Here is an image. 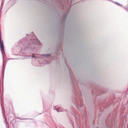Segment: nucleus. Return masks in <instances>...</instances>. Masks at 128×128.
Here are the masks:
<instances>
[{
	"mask_svg": "<svg viewBox=\"0 0 128 128\" xmlns=\"http://www.w3.org/2000/svg\"><path fill=\"white\" fill-rule=\"evenodd\" d=\"M18 45L21 48L19 54L22 53L23 56L22 59L34 58L36 59V57L40 58L44 57L47 58L52 60L57 59L56 56H53L52 54H34L32 52H34V49L37 50L36 46L41 45L40 42L35 36L33 32H30L29 34H27L25 37L21 39L18 42Z\"/></svg>",
	"mask_w": 128,
	"mask_h": 128,
	"instance_id": "f257e3e1",
	"label": "nucleus"
},
{
	"mask_svg": "<svg viewBox=\"0 0 128 128\" xmlns=\"http://www.w3.org/2000/svg\"><path fill=\"white\" fill-rule=\"evenodd\" d=\"M73 88L72 90L73 92L76 96V98L74 102L75 106L79 110H80V108L82 106V94L81 93L80 89L78 88H76L73 84L72 85Z\"/></svg>",
	"mask_w": 128,
	"mask_h": 128,
	"instance_id": "f03ea898",
	"label": "nucleus"
},
{
	"mask_svg": "<svg viewBox=\"0 0 128 128\" xmlns=\"http://www.w3.org/2000/svg\"><path fill=\"white\" fill-rule=\"evenodd\" d=\"M0 46L1 50L2 55L3 58V62H4V56L3 54V52L5 56V53L4 51V44H3V40H1V35H0Z\"/></svg>",
	"mask_w": 128,
	"mask_h": 128,
	"instance_id": "7ed1b4c3",
	"label": "nucleus"
},
{
	"mask_svg": "<svg viewBox=\"0 0 128 128\" xmlns=\"http://www.w3.org/2000/svg\"><path fill=\"white\" fill-rule=\"evenodd\" d=\"M2 112L3 113L2 116L4 119V122L7 128H9V125L8 124V122L7 121V119L5 118V113L3 111V109L2 108Z\"/></svg>",
	"mask_w": 128,
	"mask_h": 128,
	"instance_id": "20e7f679",
	"label": "nucleus"
},
{
	"mask_svg": "<svg viewBox=\"0 0 128 128\" xmlns=\"http://www.w3.org/2000/svg\"><path fill=\"white\" fill-rule=\"evenodd\" d=\"M55 54L57 56L61 55V56H62L63 55V51L62 50H58V51L57 53L56 52Z\"/></svg>",
	"mask_w": 128,
	"mask_h": 128,
	"instance_id": "39448f33",
	"label": "nucleus"
},
{
	"mask_svg": "<svg viewBox=\"0 0 128 128\" xmlns=\"http://www.w3.org/2000/svg\"><path fill=\"white\" fill-rule=\"evenodd\" d=\"M114 3L120 6H122V5L121 4L117 2H114Z\"/></svg>",
	"mask_w": 128,
	"mask_h": 128,
	"instance_id": "423d86ee",
	"label": "nucleus"
},
{
	"mask_svg": "<svg viewBox=\"0 0 128 128\" xmlns=\"http://www.w3.org/2000/svg\"><path fill=\"white\" fill-rule=\"evenodd\" d=\"M67 14H64V17H63V19L64 20H66V16H67Z\"/></svg>",
	"mask_w": 128,
	"mask_h": 128,
	"instance_id": "0eeeda50",
	"label": "nucleus"
},
{
	"mask_svg": "<svg viewBox=\"0 0 128 128\" xmlns=\"http://www.w3.org/2000/svg\"><path fill=\"white\" fill-rule=\"evenodd\" d=\"M4 64H3L2 69V73H3V74L4 73V69H5V68L4 67Z\"/></svg>",
	"mask_w": 128,
	"mask_h": 128,
	"instance_id": "6e6552de",
	"label": "nucleus"
},
{
	"mask_svg": "<svg viewBox=\"0 0 128 128\" xmlns=\"http://www.w3.org/2000/svg\"><path fill=\"white\" fill-rule=\"evenodd\" d=\"M46 64H49L50 63V61H48V60H46Z\"/></svg>",
	"mask_w": 128,
	"mask_h": 128,
	"instance_id": "1a4fd4ad",
	"label": "nucleus"
},
{
	"mask_svg": "<svg viewBox=\"0 0 128 128\" xmlns=\"http://www.w3.org/2000/svg\"><path fill=\"white\" fill-rule=\"evenodd\" d=\"M99 91L100 92L101 91V92H102V93H103V92H102V90H99Z\"/></svg>",
	"mask_w": 128,
	"mask_h": 128,
	"instance_id": "9d476101",
	"label": "nucleus"
},
{
	"mask_svg": "<svg viewBox=\"0 0 128 128\" xmlns=\"http://www.w3.org/2000/svg\"><path fill=\"white\" fill-rule=\"evenodd\" d=\"M94 94V91H93V92H92V94Z\"/></svg>",
	"mask_w": 128,
	"mask_h": 128,
	"instance_id": "9b49d317",
	"label": "nucleus"
},
{
	"mask_svg": "<svg viewBox=\"0 0 128 128\" xmlns=\"http://www.w3.org/2000/svg\"><path fill=\"white\" fill-rule=\"evenodd\" d=\"M56 110H57V111L58 112H59V111L57 109H56Z\"/></svg>",
	"mask_w": 128,
	"mask_h": 128,
	"instance_id": "f8f14e48",
	"label": "nucleus"
},
{
	"mask_svg": "<svg viewBox=\"0 0 128 128\" xmlns=\"http://www.w3.org/2000/svg\"><path fill=\"white\" fill-rule=\"evenodd\" d=\"M12 59V60H13V59Z\"/></svg>",
	"mask_w": 128,
	"mask_h": 128,
	"instance_id": "ddd939ff",
	"label": "nucleus"
},
{
	"mask_svg": "<svg viewBox=\"0 0 128 128\" xmlns=\"http://www.w3.org/2000/svg\"><path fill=\"white\" fill-rule=\"evenodd\" d=\"M28 119L27 118H26V119Z\"/></svg>",
	"mask_w": 128,
	"mask_h": 128,
	"instance_id": "4468645a",
	"label": "nucleus"
}]
</instances>
